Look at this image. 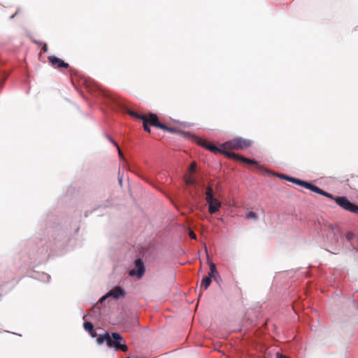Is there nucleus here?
Returning a JSON list of instances; mask_svg holds the SVG:
<instances>
[{
    "label": "nucleus",
    "mask_w": 358,
    "mask_h": 358,
    "mask_svg": "<svg viewBox=\"0 0 358 358\" xmlns=\"http://www.w3.org/2000/svg\"><path fill=\"white\" fill-rule=\"evenodd\" d=\"M251 142L249 140L242 138H236L222 145L224 149L242 150L249 147Z\"/></svg>",
    "instance_id": "1"
},
{
    "label": "nucleus",
    "mask_w": 358,
    "mask_h": 358,
    "mask_svg": "<svg viewBox=\"0 0 358 358\" xmlns=\"http://www.w3.org/2000/svg\"><path fill=\"white\" fill-rule=\"evenodd\" d=\"M110 337L111 344L108 345V347H114L116 350H121L122 352L127 350L126 342L119 333H112Z\"/></svg>",
    "instance_id": "2"
},
{
    "label": "nucleus",
    "mask_w": 358,
    "mask_h": 358,
    "mask_svg": "<svg viewBox=\"0 0 358 358\" xmlns=\"http://www.w3.org/2000/svg\"><path fill=\"white\" fill-rule=\"evenodd\" d=\"M336 203L341 206L342 208L348 210L350 212H352L355 213H358V206L351 203L346 197L345 196H338L335 199Z\"/></svg>",
    "instance_id": "3"
},
{
    "label": "nucleus",
    "mask_w": 358,
    "mask_h": 358,
    "mask_svg": "<svg viewBox=\"0 0 358 358\" xmlns=\"http://www.w3.org/2000/svg\"><path fill=\"white\" fill-rule=\"evenodd\" d=\"M145 273V267L143 262L141 259H137L135 261V267L129 271V275L135 276L138 279L143 277Z\"/></svg>",
    "instance_id": "4"
},
{
    "label": "nucleus",
    "mask_w": 358,
    "mask_h": 358,
    "mask_svg": "<svg viewBox=\"0 0 358 358\" xmlns=\"http://www.w3.org/2000/svg\"><path fill=\"white\" fill-rule=\"evenodd\" d=\"M125 294L124 290L120 287H115L113 289H111L108 294H106L105 296H102L99 299V302L102 303L103 301H105L107 298L111 296L113 297L115 299H117L122 296H123Z\"/></svg>",
    "instance_id": "5"
},
{
    "label": "nucleus",
    "mask_w": 358,
    "mask_h": 358,
    "mask_svg": "<svg viewBox=\"0 0 358 358\" xmlns=\"http://www.w3.org/2000/svg\"><path fill=\"white\" fill-rule=\"evenodd\" d=\"M48 60L53 66L58 68H67L69 66L67 63L54 56L49 57Z\"/></svg>",
    "instance_id": "6"
},
{
    "label": "nucleus",
    "mask_w": 358,
    "mask_h": 358,
    "mask_svg": "<svg viewBox=\"0 0 358 358\" xmlns=\"http://www.w3.org/2000/svg\"><path fill=\"white\" fill-rule=\"evenodd\" d=\"M225 155H227V156L229 157H233V158H237V159H239L240 160H241L242 162H246L248 164H256V162L254 161V160H252V159H247L244 157H240V156H238L237 155H236L235 153H232V152H223Z\"/></svg>",
    "instance_id": "7"
},
{
    "label": "nucleus",
    "mask_w": 358,
    "mask_h": 358,
    "mask_svg": "<svg viewBox=\"0 0 358 358\" xmlns=\"http://www.w3.org/2000/svg\"><path fill=\"white\" fill-rule=\"evenodd\" d=\"M217 199H215L214 196H213V189L212 187H208L206 188V201L207 202V203L208 204V207L212 205V203L216 200Z\"/></svg>",
    "instance_id": "8"
},
{
    "label": "nucleus",
    "mask_w": 358,
    "mask_h": 358,
    "mask_svg": "<svg viewBox=\"0 0 358 358\" xmlns=\"http://www.w3.org/2000/svg\"><path fill=\"white\" fill-rule=\"evenodd\" d=\"M104 342H106L108 345H110L111 344V337L108 333L105 335H99L96 339V343L99 345H102Z\"/></svg>",
    "instance_id": "9"
},
{
    "label": "nucleus",
    "mask_w": 358,
    "mask_h": 358,
    "mask_svg": "<svg viewBox=\"0 0 358 358\" xmlns=\"http://www.w3.org/2000/svg\"><path fill=\"white\" fill-rule=\"evenodd\" d=\"M221 207V203L217 200H215L212 205L208 207V211L210 214H214L217 212Z\"/></svg>",
    "instance_id": "10"
},
{
    "label": "nucleus",
    "mask_w": 358,
    "mask_h": 358,
    "mask_svg": "<svg viewBox=\"0 0 358 358\" xmlns=\"http://www.w3.org/2000/svg\"><path fill=\"white\" fill-rule=\"evenodd\" d=\"M184 181L187 185H194L196 183V178L192 174H185Z\"/></svg>",
    "instance_id": "11"
},
{
    "label": "nucleus",
    "mask_w": 358,
    "mask_h": 358,
    "mask_svg": "<svg viewBox=\"0 0 358 358\" xmlns=\"http://www.w3.org/2000/svg\"><path fill=\"white\" fill-rule=\"evenodd\" d=\"M198 143L206 147L207 149H208L211 152H222L221 150L218 149L215 145H208L201 139H199L198 141Z\"/></svg>",
    "instance_id": "12"
},
{
    "label": "nucleus",
    "mask_w": 358,
    "mask_h": 358,
    "mask_svg": "<svg viewBox=\"0 0 358 358\" xmlns=\"http://www.w3.org/2000/svg\"><path fill=\"white\" fill-rule=\"evenodd\" d=\"M209 266H210V272L208 273V275L210 278L213 276L217 275V277H219V273L216 268V266L213 262H209Z\"/></svg>",
    "instance_id": "13"
},
{
    "label": "nucleus",
    "mask_w": 358,
    "mask_h": 358,
    "mask_svg": "<svg viewBox=\"0 0 358 358\" xmlns=\"http://www.w3.org/2000/svg\"><path fill=\"white\" fill-rule=\"evenodd\" d=\"M280 178H284V179H286L289 181H291L294 183H296L297 185H299L301 186H302L303 183V180H301L299 179H297V178H292V177H289V176H285V175H280L279 176Z\"/></svg>",
    "instance_id": "14"
},
{
    "label": "nucleus",
    "mask_w": 358,
    "mask_h": 358,
    "mask_svg": "<svg viewBox=\"0 0 358 358\" xmlns=\"http://www.w3.org/2000/svg\"><path fill=\"white\" fill-rule=\"evenodd\" d=\"M211 278L210 276H206L203 278L201 282V288H203V289H207L209 285L211 283Z\"/></svg>",
    "instance_id": "15"
},
{
    "label": "nucleus",
    "mask_w": 358,
    "mask_h": 358,
    "mask_svg": "<svg viewBox=\"0 0 358 358\" xmlns=\"http://www.w3.org/2000/svg\"><path fill=\"white\" fill-rule=\"evenodd\" d=\"M148 123L154 127H156V124H158L159 123L157 116L155 114H150Z\"/></svg>",
    "instance_id": "16"
},
{
    "label": "nucleus",
    "mask_w": 358,
    "mask_h": 358,
    "mask_svg": "<svg viewBox=\"0 0 358 358\" xmlns=\"http://www.w3.org/2000/svg\"><path fill=\"white\" fill-rule=\"evenodd\" d=\"M139 119L143 120V128L145 131L148 132H150V129L148 127V119L145 117V116H138Z\"/></svg>",
    "instance_id": "17"
},
{
    "label": "nucleus",
    "mask_w": 358,
    "mask_h": 358,
    "mask_svg": "<svg viewBox=\"0 0 358 358\" xmlns=\"http://www.w3.org/2000/svg\"><path fill=\"white\" fill-rule=\"evenodd\" d=\"M83 325H84V328H85V329L87 331H88V332H90V333H91L92 331H93L94 327H93V324H92L91 322H85V323H84V324H83Z\"/></svg>",
    "instance_id": "18"
},
{
    "label": "nucleus",
    "mask_w": 358,
    "mask_h": 358,
    "mask_svg": "<svg viewBox=\"0 0 358 358\" xmlns=\"http://www.w3.org/2000/svg\"><path fill=\"white\" fill-rule=\"evenodd\" d=\"M246 217L248 219V220H257V214L253 211H250L247 213L246 215Z\"/></svg>",
    "instance_id": "19"
},
{
    "label": "nucleus",
    "mask_w": 358,
    "mask_h": 358,
    "mask_svg": "<svg viewBox=\"0 0 358 358\" xmlns=\"http://www.w3.org/2000/svg\"><path fill=\"white\" fill-rule=\"evenodd\" d=\"M156 127L164 129V130L169 131L171 132L174 131L173 129L170 128V127L166 126L165 124L159 123V122L158 123V124H156Z\"/></svg>",
    "instance_id": "20"
},
{
    "label": "nucleus",
    "mask_w": 358,
    "mask_h": 358,
    "mask_svg": "<svg viewBox=\"0 0 358 358\" xmlns=\"http://www.w3.org/2000/svg\"><path fill=\"white\" fill-rule=\"evenodd\" d=\"M196 164L195 162H192L190 164V166L189 167L188 174H192L193 173H194L196 171Z\"/></svg>",
    "instance_id": "21"
},
{
    "label": "nucleus",
    "mask_w": 358,
    "mask_h": 358,
    "mask_svg": "<svg viewBox=\"0 0 358 358\" xmlns=\"http://www.w3.org/2000/svg\"><path fill=\"white\" fill-rule=\"evenodd\" d=\"M310 190H311V191H313L314 192L318 193L320 194H321L323 192V189L319 188L318 187H317V186H315L314 185H312L311 188H310Z\"/></svg>",
    "instance_id": "22"
},
{
    "label": "nucleus",
    "mask_w": 358,
    "mask_h": 358,
    "mask_svg": "<svg viewBox=\"0 0 358 358\" xmlns=\"http://www.w3.org/2000/svg\"><path fill=\"white\" fill-rule=\"evenodd\" d=\"M321 195H323V196H326V197H327V198H329V199H333V200H334V201H335V199H336V198H334V197L333 196V195H332V194H329V193H328V192H325V191H324V190H323V192L321 194Z\"/></svg>",
    "instance_id": "23"
},
{
    "label": "nucleus",
    "mask_w": 358,
    "mask_h": 358,
    "mask_svg": "<svg viewBox=\"0 0 358 358\" xmlns=\"http://www.w3.org/2000/svg\"><path fill=\"white\" fill-rule=\"evenodd\" d=\"M312 185H313V184H311V183H310V182H308L304 181V182H303V185H302V187H306V189H310Z\"/></svg>",
    "instance_id": "24"
},
{
    "label": "nucleus",
    "mask_w": 358,
    "mask_h": 358,
    "mask_svg": "<svg viewBox=\"0 0 358 358\" xmlns=\"http://www.w3.org/2000/svg\"><path fill=\"white\" fill-rule=\"evenodd\" d=\"M108 139L110 140V141L111 143H113V144L117 147V150H118V153H119L120 156H121V157H122V152L120 151V148H119V147H118L117 144V143H115L113 139H111V138H108Z\"/></svg>",
    "instance_id": "25"
},
{
    "label": "nucleus",
    "mask_w": 358,
    "mask_h": 358,
    "mask_svg": "<svg viewBox=\"0 0 358 358\" xmlns=\"http://www.w3.org/2000/svg\"><path fill=\"white\" fill-rule=\"evenodd\" d=\"M50 278V276L49 275H48L46 273H43V278H42L41 280L43 281H49Z\"/></svg>",
    "instance_id": "26"
},
{
    "label": "nucleus",
    "mask_w": 358,
    "mask_h": 358,
    "mask_svg": "<svg viewBox=\"0 0 358 358\" xmlns=\"http://www.w3.org/2000/svg\"><path fill=\"white\" fill-rule=\"evenodd\" d=\"M354 234L352 232H348L346 234V238L350 241L352 238Z\"/></svg>",
    "instance_id": "27"
},
{
    "label": "nucleus",
    "mask_w": 358,
    "mask_h": 358,
    "mask_svg": "<svg viewBox=\"0 0 358 358\" xmlns=\"http://www.w3.org/2000/svg\"><path fill=\"white\" fill-rule=\"evenodd\" d=\"M129 115L133 116V117H136L138 118V116H143L142 115H138L137 113H136L135 112H133V111H130L129 112Z\"/></svg>",
    "instance_id": "28"
},
{
    "label": "nucleus",
    "mask_w": 358,
    "mask_h": 358,
    "mask_svg": "<svg viewBox=\"0 0 358 358\" xmlns=\"http://www.w3.org/2000/svg\"><path fill=\"white\" fill-rule=\"evenodd\" d=\"M276 358H288V357L279 353V352H276Z\"/></svg>",
    "instance_id": "29"
},
{
    "label": "nucleus",
    "mask_w": 358,
    "mask_h": 358,
    "mask_svg": "<svg viewBox=\"0 0 358 358\" xmlns=\"http://www.w3.org/2000/svg\"><path fill=\"white\" fill-rule=\"evenodd\" d=\"M189 236H190L192 238H193V239H196V235H195V234H194L193 231H190V232H189Z\"/></svg>",
    "instance_id": "30"
},
{
    "label": "nucleus",
    "mask_w": 358,
    "mask_h": 358,
    "mask_svg": "<svg viewBox=\"0 0 358 358\" xmlns=\"http://www.w3.org/2000/svg\"><path fill=\"white\" fill-rule=\"evenodd\" d=\"M216 282H218L219 280L220 279V276L219 275V277H217V275H214L212 277Z\"/></svg>",
    "instance_id": "31"
},
{
    "label": "nucleus",
    "mask_w": 358,
    "mask_h": 358,
    "mask_svg": "<svg viewBox=\"0 0 358 358\" xmlns=\"http://www.w3.org/2000/svg\"><path fill=\"white\" fill-rule=\"evenodd\" d=\"M43 50L45 52H46L48 50V48H47L46 45H45V46L43 47Z\"/></svg>",
    "instance_id": "32"
},
{
    "label": "nucleus",
    "mask_w": 358,
    "mask_h": 358,
    "mask_svg": "<svg viewBox=\"0 0 358 358\" xmlns=\"http://www.w3.org/2000/svg\"><path fill=\"white\" fill-rule=\"evenodd\" d=\"M16 14H17V13H15L14 15H11V16H10V18H11V19H12V18H13V17H14V16H15Z\"/></svg>",
    "instance_id": "33"
},
{
    "label": "nucleus",
    "mask_w": 358,
    "mask_h": 358,
    "mask_svg": "<svg viewBox=\"0 0 358 358\" xmlns=\"http://www.w3.org/2000/svg\"><path fill=\"white\" fill-rule=\"evenodd\" d=\"M119 182L121 184L122 183V178H119Z\"/></svg>",
    "instance_id": "34"
},
{
    "label": "nucleus",
    "mask_w": 358,
    "mask_h": 358,
    "mask_svg": "<svg viewBox=\"0 0 358 358\" xmlns=\"http://www.w3.org/2000/svg\"><path fill=\"white\" fill-rule=\"evenodd\" d=\"M127 358H130V357H127Z\"/></svg>",
    "instance_id": "35"
}]
</instances>
